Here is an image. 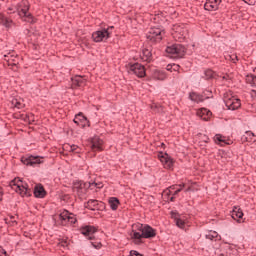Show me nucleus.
I'll return each instance as SVG.
<instances>
[{"label": "nucleus", "instance_id": "nucleus-28", "mask_svg": "<svg viewBox=\"0 0 256 256\" xmlns=\"http://www.w3.org/2000/svg\"><path fill=\"white\" fill-rule=\"evenodd\" d=\"M205 237L210 241H217L219 239V234L216 231H210L205 235Z\"/></svg>", "mask_w": 256, "mask_h": 256}, {"label": "nucleus", "instance_id": "nucleus-48", "mask_svg": "<svg viewBox=\"0 0 256 256\" xmlns=\"http://www.w3.org/2000/svg\"><path fill=\"white\" fill-rule=\"evenodd\" d=\"M169 201H171V202L175 201V196H171V197L169 198Z\"/></svg>", "mask_w": 256, "mask_h": 256}, {"label": "nucleus", "instance_id": "nucleus-7", "mask_svg": "<svg viewBox=\"0 0 256 256\" xmlns=\"http://www.w3.org/2000/svg\"><path fill=\"white\" fill-rule=\"evenodd\" d=\"M44 158L41 157V156H33V155H30V156H23L21 158V162L23 163V165H27V166H30V167H35V165H41L44 163Z\"/></svg>", "mask_w": 256, "mask_h": 256}, {"label": "nucleus", "instance_id": "nucleus-24", "mask_svg": "<svg viewBox=\"0 0 256 256\" xmlns=\"http://www.w3.org/2000/svg\"><path fill=\"white\" fill-rule=\"evenodd\" d=\"M0 25H3L7 29H9V27H11V25H13V20H11V18H8L5 15H3L2 13H0Z\"/></svg>", "mask_w": 256, "mask_h": 256}, {"label": "nucleus", "instance_id": "nucleus-12", "mask_svg": "<svg viewBox=\"0 0 256 256\" xmlns=\"http://www.w3.org/2000/svg\"><path fill=\"white\" fill-rule=\"evenodd\" d=\"M80 233L84 235V237H88L90 241H93L95 239V233H97V228L95 226H83L80 228Z\"/></svg>", "mask_w": 256, "mask_h": 256}, {"label": "nucleus", "instance_id": "nucleus-17", "mask_svg": "<svg viewBox=\"0 0 256 256\" xmlns=\"http://www.w3.org/2000/svg\"><path fill=\"white\" fill-rule=\"evenodd\" d=\"M73 122L78 126H80L81 123H87V127H91V122L89 121V119H87V117H85V115H83L82 112L78 113L75 116Z\"/></svg>", "mask_w": 256, "mask_h": 256}, {"label": "nucleus", "instance_id": "nucleus-9", "mask_svg": "<svg viewBox=\"0 0 256 256\" xmlns=\"http://www.w3.org/2000/svg\"><path fill=\"white\" fill-rule=\"evenodd\" d=\"M18 13L20 17H27V19H33V15L29 13V1L27 0H22L18 5H17ZM33 23V20H32Z\"/></svg>", "mask_w": 256, "mask_h": 256}, {"label": "nucleus", "instance_id": "nucleus-50", "mask_svg": "<svg viewBox=\"0 0 256 256\" xmlns=\"http://www.w3.org/2000/svg\"><path fill=\"white\" fill-rule=\"evenodd\" d=\"M176 191H183V188L179 187V188H176Z\"/></svg>", "mask_w": 256, "mask_h": 256}, {"label": "nucleus", "instance_id": "nucleus-38", "mask_svg": "<svg viewBox=\"0 0 256 256\" xmlns=\"http://www.w3.org/2000/svg\"><path fill=\"white\" fill-rule=\"evenodd\" d=\"M91 245L93 246L94 249H101L102 247L101 242H99L98 244H95L92 242Z\"/></svg>", "mask_w": 256, "mask_h": 256}, {"label": "nucleus", "instance_id": "nucleus-44", "mask_svg": "<svg viewBox=\"0 0 256 256\" xmlns=\"http://www.w3.org/2000/svg\"><path fill=\"white\" fill-rule=\"evenodd\" d=\"M60 244H61V247H67V241H62Z\"/></svg>", "mask_w": 256, "mask_h": 256}, {"label": "nucleus", "instance_id": "nucleus-26", "mask_svg": "<svg viewBox=\"0 0 256 256\" xmlns=\"http://www.w3.org/2000/svg\"><path fill=\"white\" fill-rule=\"evenodd\" d=\"M108 203L110 205V208L112 209V211H117V209L119 208V199L117 197H110L108 200Z\"/></svg>", "mask_w": 256, "mask_h": 256}, {"label": "nucleus", "instance_id": "nucleus-45", "mask_svg": "<svg viewBox=\"0 0 256 256\" xmlns=\"http://www.w3.org/2000/svg\"><path fill=\"white\" fill-rule=\"evenodd\" d=\"M204 143H209V137H207L206 135H204Z\"/></svg>", "mask_w": 256, "mask_h": 256}, {"label": "nucleus", "instance_id": "nucleus-8", "mask_svg": "<svg viewBox=\"0 0 256 256\" xmlns=\"http://www.w3.org/2000/svg\"><path fill=\"white\" fill-rule=\"evenodd\" d=\"M59 220L61 221L62 225H67V223L75 225V223H77V216L67 210H64L62 213H60Z\"/></svg>", "mask_w": 256, "mask_h": 256}, {"label": "nucleus", "instance_id": "nucleus-16", "mask_svg": "<svg viewBox=\"0 0 256 256\" xmlns=\"http://www.w3.org/2000/svg\"><path fill=\"white\" fill-rule=\"evenodd\" d=\"M171 218L174 219L176 225L179 227V229H185V221L180 218L179 212L177 211H171L170 212Z\"/></svg>", "mask_w": 256, "mask_h": 256}, {"label": "nucleus", "instance_id": "nucleus-21", "mask_svg": "<svg viewBox=\"0 0 256 256\" xmlns=\"http://www.w3.org/2000/svg\"><path fill=\"white\" fill-rule=\"evenodd\" d=\"M189 99L190 101H194V103H203V101H205V96H203V94L191 92L189 94Z\"/></svg>", "mask_w": 256, "mask_h": 256}, {"label": "nucleus", "instance_id": "nucleus-32", "mask_svg": "<svg viewBox=\"0 0 256 256\" xmlns=\"http://www.w3.org/2000/svg\"><path fill=\"white\" fill-rule=\"evenodd\" d=\"M93 187H96V189H102L103 184L102 183H96V182H90V189H93Z\"/></svg>", "mask_w": 256, "mask_h": 256}, {"label": "nucleus", "instance_id": "nucleus-4", "mask_svg": "<svg viewBox=\"0 0 256 256\" xmlns=\"http://www.w3.org/2000/svg\"><path fill=\"white\" fill-rule=\"evenodd\" d=\"M224 103L230 111H236L241 107V100L231 96L229 93L224 94Z\"/></svg>", "mask_w": 256, "mask_h": 256}, {"label": "nucleus", "instance_id": "nucleus-43", "mask_svg": "<svg viewBox=\"0 0 256 256\" xmlns=\"http://www.w3.org/2000/svg\"><path fill=\"white\" fill-rule=\"evenodd\" d=\"M79 127H82V129H84V127H87V122L80 123Z\"/></svg>", "mask_w": 256, "mask_h": 256}, {"label": "nucleus", "instance_id": "nucleus-51", "mask_svg": "<svg viewBox=\"0 0 256 256\" xmlns=\"http://www.w3.org/2000/svg\"><path fill=\"white\" fill-rule=\"evenodd\" d=\"M106 29H108V31H111V29H114V27H113V26H110V27H108V28H106Z\"/></svg>", "mask_w": 256, "mask_h": 256}, {"label": "nucleus", "instance_id": "nucleus-15", "mask_svg": "<svg viewBox=\"0 0 256 256\" xmlns=\"http://www.w3.org/2000/svg\"><path fill=\"white\" fill-rule=\"evenodd\" d=\"M219 5H221V0H206L204 9L206 11H217V9H219Z\"/></svg>", "mask_w": 256, "mask_h": 256}, {"label": "nucleus", "instance_id": "nucleus-1", "mask_svg": "<svg viewBox=\"0 0 256 256\" xmlns=\"http://www.w3.org/2000/svg\"><path fill=\"white\" fill-rule=\"evenodd\" d=\"M163 35H165L164 29L152 27L146 34V39L151 43H161V41H163Z\"/></svg>", "mask_w": 256, "mask_h": 256}, {"label": "nucleus", "instance_id": "nucleus-52", "mask_svg": "<svg viewBox=\"0 0 256 256\" xmlns=\"http://www.w3.org/2000/svg\"><path fill=\"white\" fill-rule=\"evenodd\" d=\"M189 191H191V187H188V188L185 190L186 193L189 192Z\"/></svg>", "mask_w": 256, "mask_h": 256}, {"label": "nucleus", "instance_id": "nucleus-29", "mask_svg": "<svg viewBox=\"0 0 256 256\" xmlns=\"http://www.w3.org/2000/svg\"><path fill=\"white\" fill-rule=\"evenodd\" d=\"M11 103L16 109H23V107H25V104H23V102L17 98H13Z\"/></svg>", "mask_w": 256, "mask_h": 256}, {"label": "nucleus", "instance_id": "nucleus-25", "mask_svg": "<svg viewBox=\"0 0 256 256\" xmlns=\"http://www.w3.org/2000/svg\"><path fill=\"white\" fill-rule=\"evenodd\" d=\"M152 78L156 81H165V79H167V75L163 71L154 70Z\"/></svg>", "mask_w": 256, "mask_h": 256}, {"label": "nucleus", "instance_id": "nucleus-30", "mask_svg": "<svg viewBox=\"0 0 256 256\" xmlns=\"http://www.w3.org/2000/svg\"><path fill=\"white\" fill-rule=\"evenodd\" d=\"M220 256H239L236 249H228L226 252L221 253Z\"/></svg>", "mask_w": 256, "mask_h": 256}, {"label": "nucleus", "instance_id": "nucleus-5", "mask_svg": "<svg viewBox=\"0 0 256 256\" xmlns=\"http://www.w3.org/2000/svg\"><path fill=\"white\" fill-rule=\"evenodd\" d=\"M111 31L109 29H101L92 33V39L95 43H101L111 38Z\"/></svg>", "mask_w": 256, "mask_h": 256}, {"label": "nucleus", "instance_id": "nucleus-6", "mask_svg": "<svg viewBox=\"0 0 256 256\" xmlns=\"http://www.w3.org/2000/svg\"><path fill=\"white\" fill-rule=\"evenodd\" d=\"M91 182L76 181L73 182L72 191L77 195H85L87 189H90Z\"/></svg>", "mask_w": 256, "mask_h": 256}, {"label": "nucleus", "instance_id": "nucleus-19", "mask_svg": "<svg viewBox=\"0 0 256 256\" xmlns=\"http://www.w3.org/2000/svg\"><path fill=\"white\" fill-rule=\"evenodd\" d=\"M45 195H47V191H45V188L43 187V185H37L34 188V197L38 198V199H43L45 198Z\"/></svg>", "mask_w": 256, "mask_h": 256}, {"label": "nucleus", "instance_id": "nucleus-10", "mask_svg": "<svg viewBox=\"0 0 256 256\" xmlns=\"http://www.w3.org/2000/svg\"><path fill=\"white\" fill-rule=\"evenodd\" d=\"M84 207L90 211H103V209H105V203L99 202V200L90 199L84 203Z\"/></svg>", "mask_w": 256, "mask_h": 256}, {"label": "nucleus", "instance_id": "nucleus-49", "mask_svg": "<svg viewBox=\"0 0 256 256\" xmlns=\"http://www.w3.org/2000/svg\"><path fill=\"white\" fill-rule=\"evenodd\" d=\"M177 187H180L181 189H183V187H185V184L182 183V184H180V185H177Z\"/></svg>", "mask_w": 256, "mask_h": 256}, {"label": "nucleus", "instance_id": "nucleus-53", "mask_svg": "<svg viewBox=\"0 0 256 256\" xmlns=\"http://www.w3.org/2000/svg\"><path fill=\"white\" fill-rule=\"evenodd\" d=\"M246 133H247V135H252V136L254 135V134H253V133H251V132H246Z\"/></svg>", "mask_w": 256, "mask_h": 256}, {"label": "nucleus", "instance_id": "nucleus-34", "mask_svg": "<svg viewBox=\"0 0 256 256\" xmlns=\"http://www.w3.org/2000/svg\"><path fill=\"white\" fill-rule=\"evenodd\" d=\"M143 229H145V225L143 224L136 225V231H140V233H143Z\"/></svg>", "mask_w": 256, "mask_h": 256}, {"label": "nucleus", "instance_id": "nucleus-36", "mask_svg": "<svg viewBox=\"0 0 256 256\" xmlns=\"http://www.w3.org/2000/svg\"><path fill=\"white\" fill-rule=\"evenodd\" d=\"M130 256H143V254L137 252L136 250H131L130 251Z\"/></svg>", "mask_w": 256, "mask_h": 256}, {"label": "nucleus", "instance_id": "nucleus-41", "mask_svg": "<svg viewBox=\"0 0 256 256\" xmlns=\"http://www.w3.org/2000/svg\"><path fill=\"white\" fill-rule=\"evenodd\" d=\"M230 59L233 61V63H236V61H239V59L237 58V55L230 56Z\"/></svg>", "mask_w": 256, "mask_h": 256}, {"label": "nucleus", "instance_id": "nucleus-27", "mask_svg": "<svg viewBox=\"0 0 256 256\" xmlns=\"http://www.w3.org/2000/svg\"><path fill=\"white\" fill-rule=\"evenodd\" d=\"M215 77V72L211 69H206L204 71V75L202 76V79H206V81H209V79H213Z\"/></svg>", "mask_w": 256, "mask_h": 256}, {"label": "nucleus", "instance_id": "nucleus-42", "mask_svg": "<svg viewBox=\"0 0 256 256\" xmlns=\"http://www.w3.org/2000/svg\"><path fill=\"white\" fill-rule=\"evenodd\" d=\"M170 191L172 190H175V191H177V185H172V186H170L169 188H168Z\"/></svg>", "mask_w": 256, "mask_h": 256}, {"label": "nucleus", "instance_id": "nucleus-23", "mask_svg": "<svg viewBox=\"0 0 256 256\" xmlns=\"http://www.w3.org/2000/svg\"><path fill=\"white\" fill-rule=\"evenodd\" d=\"M103 140H101L100 138H94L92 139V150L93 151H102L103 150Z\"/></svg>", "mask_w": 256, "mask_h": 256}, {"label": "nucleus", "instance_id": "nucleus-3", "mask_svg": "<svg viewBox=\"0 0 256 256\" xmlns=\"http://www.w3.org/2000/svg\"><path fill=\"white\" fill-rule=\"evenodd\" d=\"M166 53L181 58L185 57V53H187V48H185L183 44H173L171 46H167Z\"/></svg>", "mask_w": 256, "mask_h": 256}, {"label": "nucleus", "instance_id": "nucleus-11", "mask_svg": "<svg viewBox=\"0 0 256 256\" xmlns=\"http://www.w3.org/2000/svg\"><path fill=\"white\" fill-rule=\"evenodd\" d=\"M11 185L16 186V192L20 193L22 197H31V189H29V185L27 183L25 184H16L15 180L11 182Z\"/></svg>", "mask_w": 256, "mask_h": 256}, {"label": "nucleus", "instance_id": "nucleus-54", "mask_svg": "<svg viewBox=\"0 0 256 256\" xmlns=\"http://www.w3.org/2000/svg\"><path fill=\"white\" fill-rule=\"evenodd\" d=\"M209 114H211V111H208V112H207V115H209Z\"/></svg>", "mask_w": 256, "mask_h": 256}, {"label": "nucleus", "instance_id": "nucleus-18", "mask_svg": "<svg viewBox=\"0 0 256 256\" xmlns=\"http://www.w3.org/2000/svg\"><path fill=\"white\" fill-rule=\"evenodd\" d=\"M85 83H87V81L82 76L72 78V87L74 89H77V87H85Z\"/></svg>", "mask_w": 256, "mask_h": 256}, {"label": "nucleus", "instance_id": "nucleus-22", "mask_svg": "<svg viewBox=\"0 0 256 256\" xmlns=\"http://www.w3.org/2000/svg\"><path fill=\"white\" fill-rule=\"evenodd\" d=\"M243 215V210L237 206H234L232 210V219H234V221H239V219H243Z\"/></svg>", "mask_w": 256, "mask_h": 256}, {"label": "nucleus", "instance_id": "nucleus-40", "mask_svg": "<svg viewBox=\"0 0 256 256\" xmlns=\"http://www.w3.org/2000/svg\"><path fill=\"white\" fill-rule=\"evenodd\" d=\"M8 67H11V69H14V67H17V63L13 62V61H10L8 63Z\"/></svg>", "mask_w": 256, "mask_h": 256}, {"label": "nucleus", "instance_id": "nucleus-14", "mask_svg": "<svg viewBox=\"0 0 256 256\" xmlns=\"http://www.w3.org/2000/svg\"><path fill=\"white\" fill-rule=\"evenodd\" d=\"M142 235H143L144 239H153V237L157 236V230H155L150 225L146 224V225H144Z\"/></svg>", "mask_w": 256, "mask_h": 256}, {"label": "nucleus", "instance_id": "nucleus-13", "mask_svg": "<svg viewBox=\"0 0 256 256\" xmlns=\"http://www.w3.org/2000/svg\"><path fill=\"white\" fill-rule=\"evenodd\" d=\"M161 163L164 165L165 169H173V164L175 163V161H173V159L169 156V154L160 152V154L158 155Z\"/></svg>", "mask_w": 256, "mask_h": 256}, {"label": "nucleus", "instance_id": "nucleus-2", "mask_svg": "<svg viewBox=\"0 0 256 256\" xmlns=\"http://www.w3.org/2000/svg\"><path fill=\"white\" fill-rule=\"evenodd\" d=\"M126 69L130 75H136V77H139L140 79L147 75V72L145 71V66L140 63H129L126 66Z\"/></svg>", "mask_w": 256, "mask_h": 256}, {"label": "nucleus", "instance_id": "nucleus-46", "mask_svg": "<svg viewBox=\"0 0 256 256\" xmlns=\"http://www.w3.org/2000/svg\"><path fill=\"white\" fill-rule=\"evenodd\" d=\"M180 190H175L174 193H172V195L175 197V195H179Z\"/></svg>", "mask_w": 256, "mask_h": 256}, {"label": "nucleus", "instance_id": "nucleus-39", "mask_svg": "<svg viewBox=\"0 0 256 256\" xmlns=\"http://www.w3.org/2000/svg\"><path fill=\"white\" fill-rule=\"evenodd\" d=\"M79 149V147L72 145L70 146V151H72V153H77V150Z\"/></svg>", "mask_w": 256, "mask_h": 256}, {"label": "nucleus", "instance_id": "nucleus-31", "mask_svg": "<svg viewBox=\"0 0 256 256\" xmlns=\"http://www.w3.org/2000/svg\"><path fill=\"white\" fill-rule=\"evenodd\" d=\"M132 239H135L136 241H141V239H144L143 232H137L135 230H132Z\"/></svg>", "mask_w": 256, "mask_h": 256}, {"label": "nucleus", "instance_id": "nucleus-47", "mask_svg": "<svg viewBox=\"0 0 256 256\" xmlns=\"http://www.w3.org/2000/svg\"><path fill=\"white\" fill-rule=\"evenodd\" d=\"M10 219L12 220V223H17V221H15V216H11Z\"/></svg>", "mask_w": 256, "mask_h": 256}, {"label": "nucleus", "instance_id": "nucleus-20", "mask_svg": "<svg viewBox=\"0 0 256 256\" xmlns=\"http://www.w3.org/2000/svg\"><path fill=\"white\" fill-rule=\"evenodd\" d=\"M140 57L142 61H145L146 63H151V61H153V54L151 53V50L147 48H144L142 50V54Z\"/></svg>", "mask_w": 256, "mask_h": 256}, {"label": "nucleus", "instance_id": "nucleus-33", "mask_svg": "<svg viewBox=\"0 0 256 256\" xmlns=\"http://www.w3.org/2000/svg\"><path fill=\"white\" fill-rule=\"evenodd\" d=\"M4 61H7V63H9L10 61H15V58H13V55H4Z\"/></svg>", "mask_w": 256, "mask_h": 256}, {"label": "nucleus", "instance_id": "nucleus-35", "mask_svg": "<svg viewBox=\"0 0 256 256\" xmlns=\"http://www.w3.org/2000/svg\"><path fill=\"white\" fill-rule=\"evenodd\" d=\"M170 195H173V192L170 190V188H167L164 190V196L169 197Z\"/></svg>", "mask_w": 256, "mask_h": 256}, {"label": "nucleus", "instance_id": "nucleus-37", "mask_svg": "<svg viewBox=\"0 0 256 256\" xmlns=\"http://www.w3.org/2000/svg\"><path fill=\"white\" fill-rule=\"evenodd\" d=\"M216 141L219 143H225V139H223V136L221 135H216Z\"/></svg>", "mask_w": 256, "mask_h": 256}]
</instances>
